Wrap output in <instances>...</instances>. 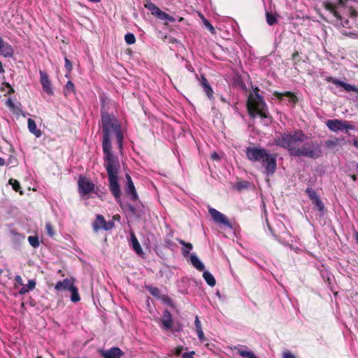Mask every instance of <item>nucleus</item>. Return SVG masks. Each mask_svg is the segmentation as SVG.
Wrapping results in <instances>:
<instances>
[{"mask_svg": "<svg viewBox=\"0 0 358 358\" xmlns=\"http://www.w3.org/2000/svg\"><path fill=\"white\" fill-rule=\"evenodd\" d=\"M101 121L103 129L102 148L103 155H112L111 135L114 134L120 148H122L124 136L116 117L101 109Z\"/></svg>", "mask_w": 358, "mask_h": 358, "instance_id": "obj_1", "label": "nucleus"}, {"mask_svg": "<svg viewBox=\"0 0 358 358\" xmlns=\"http://www.w3.org/2000/svg\"><path fill=\"white\" fill-rule=\"evenodd\" d=\"M245 155L252 162H260L264 168L266 176H272L276 171V155L268 153L266 149L259 146L247 147Z\"/></svg>", "mask_w": 358, "mask_h": 358, "instance_id": "obj_2", "label": "nucleus"}, {"mask_svg": "<svg viewBox=\"0 0 358 358\" xmlns=\"http://www.w3.org/2000/svg\"><path fill=\"white\" fill-rule=\"evenodd\" d=\"M308 137L301 129H296L292 133L280 132L274 138V144L287 150L290 156L296 157L298 150L302 143Z\"/></svg>", "mask_w": 358, "mask_h": 358, "instance_id": "obj_3", "label": "nucleus"}, {"mask_svg": "<svg viewBox=\"0 0 358 358\" xmlns=\"http://www.w3.org/2000/svg\"><path fill=\"white\" fill-rule=\"evenodd\" d=\"M103 166L107 171L109 189L115 200L120 201L121 189L118 182V171L120 166L117 157L112 155H103Z\"/></svg>", "mask_w": 358, "mask_h": 358, "instance_id": "obj_4", "label": "nucleus"}, {"mask_svg": "<svg viewBox=\"0 0 358 358\" xmlns=\"http://www.w3.org/2000/svg\"><path fill=\"white\" fill-rule=\"evenodd\" d=\"M254 94L252 93L248 97L247 109L251 117L259 115L261 118L268 117V108L262 96L259 95L258 87L254 90Z\"/></svg>", "mask_w": 358, "mask_h": 358, "instance_id": "obj_5", "label": "nucleus"}, {"mask_svg": "<svg viewBox=\"0 0 358 358\" xmlns=\"http://www.w3.org/2000/svg\"><path fill=\"white\" fill-rule=\"evenodd\" d=\"M301 145L296 157L317 159L322 156V146L317 141L308 138Z\"/></svg>", "mask_w": 358, "mask_h": 358, "instance_id": "obj_6", "label": "nucleus"}, {"mask_svg": "<svg viewBox=\"0 0 358 358\" xmlns=\"http://www.w3.org/2000/svg\"><path fill=\"white\" fill-rule=\"evenodd\" d=\"M78 192L81 196L87 195L94 192L95 185L91 180L83 176H80L78 180Z\"/></svg>", "mask_w": 358, "mask_h": 358, "instance_id": "obj_7", "label": "nucleus"}, {"mask_svg": "<svg viewBox=\"0 0 358 358\" xmlns=\"http://www.w3.org/2000/svg\"><path fill=\"white\" fill-rule=\"evenodd\" d=\"M145 7L148 8L156 17L161 20H168L170 22H174L176 19L170 15L162 11L159 7H157L154 3L148 1L145 3Z\"/></svg>", "mask_w": 358, "mask_h": 358, "instance_id": "obj_8", "label": "nucleus"}, {"mask_svg": "<svg viewBox=\"0 0 358 358\" xmlns=\"http://www.w3.org/2000/svg\"><path fill=\"white\" fill-rule=\"evenodd\" d=\"M306 193L312 201L313 204L315 205L314 208L318 210L321 215H324L326 211V208L316 192L312 187H307Z\"/></svg>", "mask_w": 358, "mask_h": 358, "instance_id": "obj_9", "label": "nucleus"}, {"mask_svg": "<svg viewBox=\"0 0 358 358\" xmlns=\"http://www.w3.org/2000/svg\"><path fill=\"white\" fill-rule=\"evenodd\" d=\"M208 213L211 215L213 221L217 224H223L227 227H231L229 219L224 214L213 208H208Z\"/></svg>", "mask_w": 358, "mask_h": 358, "instance_id": "obj_10", "label": "nucleus"}, {"mask_svg": "<svg viewBox=\"0 0 358 358\" xmlns=\"http://www.w3.org/2000/svg\"><path fill=\"white\" fill-rule=\"evenodd\" d=\"M127 185L124 188L125 192L130 196L132 201H136L138 199V194L136 191L134 184L132 181L131 177L129 173L126 174Z\"/></svg>", "mask_w": 358, "mask_h": 358, "instance_id": "obj_11", "label": "nucleus"}, {"mask_svg": "<svg viewBox=\"0 0 358 358\" xmlns=\"http://www.w3.org/2000/svg\"><path fill=\"white\" fill-rule=\"evenodd\" d=\"M40 82L42 85L43 90L49 95L53 94L51 81L49 78L48 73L43 71H40Z\"/></svg>", "mask_w": 358, "mask_h": 358, "instance_id": "obj_12", "label": "nucleus"}, {"mask_svg": "<svg viewBox=\"0 0 358 358\" xmlns=\"http://www.w3.org/2000/svg\"><path fill=\"white\" fill-rule=\"evenodd\" d=\"M103 358H121L124 352L118 347H112L106 350H100Z\"/></svg>", "mask_w": 358, "mask_h": 358, "instance_id": "obj_13", "label": "nucleus"}, {"mask_svg": "<svg viewBox=\"0 0 358 358\" xmlns=\"http://www.w3.org/2000/svg\"><path fill=\"white\" fill-rule=\"evenodd\" d=\"M160 322L162 323L161 328L164 330H171L173 327V320L172 319V315L169 310L166 309L164 313L162 318L160 319Z\"/></svg>", "mask_w": 358, "mask_h": 358, "instance_id": "obj_14", "label": "nucleus"}, {"mask_svg": "<svg viewBox=\"0 0 358 358\" xmlns=\"http://www.w3.org/2000/svg\"><path fill=\"white\" fill-rule=\"evenodd\" d=\"M273 95L275 96L279 101H282L283 97H287L289 99V102L293 104H296L299 101L296 95L294 93L289 91L285 92L274 91Z\"/></svg>", "mask_w": 358, "mask_h": 358, "instance_id": "obj_15", "label": "nucleus"}, {"mask_svg": "<svg viewBox=\"0 0 358 358\" xmlns=\"http://www.w3.org/2000/svg\"><path fill=\"white\" fill-rule=\"evenodd\" d=\"M0 53L6 57H11L13 55V49L8 43L5 42L0 36Z\"/></svg>", "mask_w": 358, "mask_h": 358, "instance_id": "obj_16", "label": "nucleus"}, {"mask_svg": "<svg viewBox=\"0 0 358 358\" xmlns=\"http://www.w3.org/2000/svg\"><path fill=\"white\" fill-rule=\"evenodd\" d=\"M200 84L203 88V91L205 92L206 94L207 95L208 98L209 99H213V90L212 87H210L208 80L205 77L204 75L201 76L200 78Z\"/></svg>", "mask_w": 358, "mask_h": 358, "instance_id": "obj_17", "label": "nucleus"}, {"mask_svg": "<svg viewBox=\"0 0 358 358\" xmlns=\"http://www.w3.org/2000/svg\"><path fill=\"white\" fill-rule=\"evenodd\" d=\"M73 285H74L73 282L71 280H70L69 278H65L62 281H58L55 285V289L57 291H59V290H69V291L73 287Z\"/></svg>", "mask_w": 358, "mask_h": 358, "instance_id": "obj_18", "label": "nucleus"}, {"mask_svg": "<svg viewBox=\"0 0 358 358\" xmlns=\"http://www.w3.org/2000/svg\"><path fill=\"white\" fill-rule=\"evenodd\" d=\"M327 127L332 131L337 132L343 130V120L338 119L329 120L327 122Z\"/></svg>", "mask_w": 358, "mask_h": 358, "instance_id": "obj_19", "label": "nucleus"}, {"mask_svg": "<svg viewBox=\"0 0 358 358\" xmlns=\"http://www.w3.org/2000/svg\"><path fill=\"white\" fill-rule=\"evenodd\" d=\"M323 7L327 10L328 11H329L331 13H332V15L338 20H342V17L341 15H340V13L337 11V7L335 4H334L333 3L331 2H329V1H324L323 3Z\"/></svg>", "mask_w": 358, "mask_h": 358, "instance_id": "obj_20", "label": "nucleus"}, {"mask_svg": "<svg viewBox=\"0 0 358 358\" xmlns=\"http://www.w3.org/2000/svg\"><path fill=\"white\" fill-rule=\"evenodd\" d=\"M106 224V220L102 215H97L95 221L92 224L93 230L97 232L100 229H103V225Z\"/></svg>", "mask_w": 358, "mask_h": 358, "instance_id": "obj_21", "label": "nucleus"}, {"mask_svg": "<svg viewBox=\"0 0 358 358\" xmlns=\"http://www.w3.org/2000/svg\"><path fill=\"white\" fill-rule=\"evenodd\" d=\"M27 124H28V129L29 131L35 135L36 137L39 138L42 135V132L40 129H37L36 124L35 121L29 118L27 120Z\"/></svg>", "mask_w": 358, "mask_h": 358, "instance_id": "obj_22", "label": "nucleus"}, {"mask_svg": "<svg viewBox=\"0 0 358 358\" xmlns=\"http://www.w3.org/2000/svg\"><path fill=\"white\" fill-rule=\"evenodd\" d=\"M194 324H195V329L197 333L198 338H199V341L201 342H203L205 341L206 338H205V335H204V333L202 329L201 321L199 320V318L198 316H196V317H195Z\"/></svg>", "mask_w": 358, "mask_h": 358, "instance_id": "obj_23", "label": "nucleus"}, {"mask_svg": "<svg viewBox=\"0 0 358 358\" xmlns=\"http://www.w3.org/2000/svg\"><path fill=\"white\" fill-rule=\"evenodd\" d=\"M190 260L193 266L196 268L198 271H203L204 270L205 266L200 261V259L197 257L196 255H191Z\"/></svg>", "mask_w": 358, "mask_h": 358, "instance_id": "obj_24", "label": "nucleus"}, {"mask_svg": "<svg viewBox=\"0 0 358 358\" xmlns=\"http://www.w3.org/2000/svg\"><path fill=\"white\" fill-rule=\"evenodd\" d=\"M131 242L134 250L138 255L143 254V250H142L141 246L136 236H135L134 233L131 234Z\"/></svg>", "mask_w": 358, "mask_h": 358, "instance_id": "obj_25", "label": "nucleus"}, {"mask_svg": "<svg viewBox=\"0 0 358 358\" xmlns=\"http://www.w3.org/2000/svg\"><path fill=\"white\" fill-rule=\"evenodd\" d=\"M234 350H236L237 354L242 357L245 358H257L255 355L252 351H248L241 348L235 347Z\"/></svg>", "mask_w": 358, "mask_h": 358, "instance_id": "obj_26", "label": "nucleus"}, {"mask_svg": "<svg viewBox=\"0 0 358 358\" xmlns=\"http://www.w3.org/2000/svg\"><path fill=\"white\" fill-rule=\"evenodd\" d=\"M203 278L208 285L211 287H214L215 285L216 280L214 276L209 271H204L203 273Z\"/></svg>", "mask_w": 358, "mask_h": 358, "instance_id": "obj_27", "label": "nucleus"}, {"mask_svg": "<svg viewBox=\"0 0 358 358\" xmlns=\"http://www.w3.org/2000/svg\"><path fill=\"white\" fill-rule=\"evenodd\" d=\"M75 92V86L74 84L71 81L69 80L64 89V94L65 96H67L70 95L71 93Z\"/></svg>", "mask_w": 358, "mask_h": 358, "instance_id": "obj_28", "label": "nucleus"}, {"mask_svg": "<svg viewBox=\"0 0 358 358\" xmlns=\"http://www.w3.org/2000/svg\"><path fill=\"white\" fill-rule=\"evenodd\" d=\"M145 288L151 295L157 299H161L162 295L159 288L152 286H146Z\"/></svg>", "mask_w": 358, "mask_h": 358, "instance_id": "obj_29", "label": "nucleus"}, {"mask_svg": "<svg viewBox=\"0 0 358 358\" xmlns=\"http://www.w3.org/2000/svg\"><path fill=\"white\" fill-rule=\"evenodd\" d=\"M178 243L180 245L185 246L187 249V250H186V249L182 250V255L184 256H187L189 253V250H192L193 248L192 244L190 243H186L185 241L181 240V239L178 240Z\"/></svg>", "mask_w": 358, "mask_h": 358, "instance_id": "obj_30", "label": "nucleus"}, {"mask_svg": "<svg viewBox=\"0 0 358 358\" xmlns=\"http://www.w3.org/2000/svg\"><path fill=\"white\" fill-rule=\"evenodd\" d=\"M69 291L71 293V300L73 302H78L80 300L78 288L75 285H73V287Z\"/></svg>", "mask_w": 358, "mask_h": 358, "instance_id": "obj_31", "label": "nucleus"}, {"mask_svg": "<svg viewBox=\"0 0 358 358\" xmlns=\"http://www.w3.org/2000/svg\"><path fill=\"white\" fill-rule=\"evenodd\" d=\"M9 184L12 185L13 189L15 192H19L20 194H23L22 190H21L20 183L19 182L18 180L13 179V178H10L9 180Z\"/></svg>", "mask_w": 358, "mask_h": 358, "instance_id": "obj_32", "label": "nucleus"}, {"mask_svg": "<svg viewBox=\"0 0 358 358\" xmlns=\"http://www.w3.org/2000/svg\"><path fill=\"white\" fill-rule=\"evenodd\" d=\"M28 242L34 248H37L40 245L39 239L37 236H29L28 237Z\"/></svg>", "mask_w": 358, "mask_h": 358, "instance_id": "obj_33", "label": "nucleus"}, {"mask_svg": "<svg viewBox=\"0 0 358 358\" xmlns=\"http://www.w3.org/2000/svg\"><path fill=\"white\" fill-rule=\"evenodd\" d=\"M339 86L343 87L345 90L347 92H358V87L352 85L350 84L344 83L341 81V83H339Z\"/></svg>", "mask_w": 358, "mask_h": 358, "instance_id": "obj_34", "label": "nucleus"}, {"mask_svg": "<svg viewBox=\"0 0 358 358\" xmlns=\"http://www.w3.org/2000/svg\"><path fill=\"white\" fill-rule=\"evenodd\" d=\"M266 22L268 23V24L273 25L277 22L276 17L274 15H273L272 13H271L269 12H266Z\"/></svg>", "mask_w": 358, "mask_h": 358, "instance_id": "obj_35", "label": "nucleus"}, {"mask_svg": "<svg viewBox=\"0 0 358 358\" xmlns=\"http://www.w3.org/2000/svg\"><path fill=\"white\" fill-rule=\"evenodd\" d=\"M124 40H125V42L127 43V44L132 45V44H134L136 42V37H135L134 34H133L132 33H127L124 36Z\"/></svg>", "mask_w": 358, "mask_h": 358, "instance_id": "obj_36", "label": "nucleus"}, {"mask_svg": "<svg viewBox=\"0 0 358 358\" xmlns=\"http://www.w3.org/2000/svg\"><path fill=\"white\" fill-rule=\"evenodd\" d=\"M339 142H340L339 139L337 138H335L334 139H329V140L326 141L325 145H327V147L332 148L337 146L339 144Z\"/></svg>", "mask_w": 358, "mask_h": 358, "instance_id": "obj_37", "label": "nucleus"}, {"mask_svg": "<svg viewBox=\"0 0 358 358\" xmlns=\"http://www.w3.org/2000/svg\"><path fill=\"white\" fill-rule=\"evenodd\" d=\"M45 232L46 234L50 236V237H53L54 235H55V231H54V227L52 225V224L50 222H46L45 223Z\"/></svg>", "mask_w": 358, "mask_h": 358, "instance_id": "obj_38", "label": "nucleus"}, {"mask_svg": "<svg viewBox=\"0 0 358 358\" xmlns=\"http://www.w3.org/2000/svg\"><path fill=\"white\" fill-rule=\"evenodd\" d=\"M65 61V69H66V71L68 73H70L73 69V65L71 62L67 58H64Z\"/></svg>", "mask_w": 358, "mask_h": 358, "instance_id": "obj_39", "label": "nucleus"}, {"mask_svg": "<svg viewBox=\"0 0 358 358\" xmlns=\"http://www.w3.org/2000/svg\"><path fill=\"white\" fill-rule=\"evenodd\" d=\"M203 24L205 25V27L212 33V34H214L215 33V28L212 25V24L207 20L204 19L203 20Z\"/></svg>", "mask_w": 358, "mask_h": 358, "instance_id": "obj_40", "label": "nucleus"}, {"mask_svg": "<svg viewBox=\"0 0 358 358\" xmlns=\"http://www.w3.org/2000/svg\"><path fill=\"white\" fill-rule=\"evenodd\" d=\"M36 285V282L34 280H29L28 283L26 285V287H27V289H29V291H31L34 289H35Z\"/></svg>", "mask_w": 358, "mask_h": 358, "instance_id": "obj_41", "label": "nucleus"}, {"mask_svg": "<svg viewBox=\"0 0 358 358\" xmlns=\"http://www.w3.org/2000/svg\"><path fill=\"white\" fill-rule=\"evenodd\" d=\"M115 227L113 221H106V224L103 225V229L105 231H109Z\"/></svg>", "mask_w": 358, "mask_h": 358, "instance_id": "obj_42", "label": "nucleus"}, {"mask_svg": "<svg viewBox=\"0 0 358 358\" xmlns=\"http://www.w3.org/2000/svg\"><path fill=\"white\" fill-rule=\"evenodd\" d=\"M164 302L168 303L171 306H173L172 299L167 295H162L161 299Z\"/></svg>", "mask_w": 358, "mask_h": 358, "instance_id": "obj_43", "label": "nucleus"}, {"mask_svg": "<svg viewBox=\"0 0 358 358\" xmlns=\"http://www.w3.org/2000/svg\"><path fill=\"white\" fill-rule=\"evenodd\" d=\"M299 57V53L298 51H295L292 55V59L294 61V65H297L300 62V59H298Z\"/></svg>", "mask_w": 358, "mask_h": 358, "instance_id": "obj_44", "label": "nucleus"}, {"mask_svg": "<svg viewBox=\"0 0 358 358\" xmlns=\"http://www.w3.org/2000/svg\"><path fill=\"white\" fill-rule=\"evenodd\" d=\"M2 85H3V87H5L8 89L7 93L8 94H12L15 92L14 89L11 87V85L8 83L4 82L2 83Z\"/></svg>", "mask_w": 358, "mask_h": 358, "instance_id": "obj_45", "label": "nucleus"}, {"mask_svg": "<svg viewBox=\"0 0 358 358\" xmlns=\"http://www.w3.org/2000/svg\"><path fill=\"white\" fill-rule=\"evenodd\" d=\"M343 130L344 129H351L353 130L355 129L354 126L350 124L349 122L346 120H343Z\"/></svg>", "mask_w": 358, "mask_h": 358, "instance_id": "obj_46", "label": "nucleus"}, {"mask_svg": "<svg viewBox=\"0 0 358 358\" xmlns=\"http://www.w3.org/2000/svg\"><path fill=\"white\" fill-rule=\"evenodd\" d=\"M326 80L329 83H332L335 85H337L339 86V83H341V81L333 78V77H327L326 78Z\"/></svg>", "mask_w": 358, "mask_h": 358, "instance_id": "obj_47", "label": "nucleus"}, {"mask_svg": "<svg viewBox=\"0 0 358 358\" xmlns=\"http://www.w3.org/2000/svg\"><path fill=\"white\" fill-rule=\"evenodd\" d=\"M349 10H350V17H358V12L353 8V7H350L349 8Z\"/></svg>", "mask_w": 358, "mask_h": 358, "instance_id": "obj_48", "label": "nucleus"}, {"mask_svg": "<svg viewBox=\"0 0 358 358\" xmlns=\"http://www.w3.org/2000/svg\"><path fill=\"white\" fill-rule=\"evenodd\" d=\"M194 354H195L194 351H192L189 352H185L182 355V358H194Z\"/></svg>", "mask_w": 358, "mask_h": 358, "instance_id": "obj_49", "label": "nucleus"}, {"mask_svg": "<svg viewBox=\"0 0 358 358\" xmlns=\"http://www.w3.org/2000/svg\"><path fill=\"white\" fill-rule=\"evenodd\" d=\"M282 358H296V357L289 351H285L282 354Z\"/></svg>", "mask_w": 358, "mask_h": 358, "instance_id": "obj_50", "label": "nucleus"}, {"mask_svg": "<svg viewBox=\"0 0 358 358\" xmlns=\"http://www.w3.org/2000/svg\"><path fill=\"white\" fill-rule=\"evenodd\" d=\"M22 286V287L19 290V294H20V295L25 294L26 293H27L29 292V289H27V287L24 284Z\"/></svg>", "mask_w": 358, "mask_h": 358, "instance_id": "obj_51", "label": "nucleus"}, {"mask_svg": "<svg viewBox=\"0 0 358 358\" xmlns=\"http://www.w3.org/2000/svg\"><path fill=\"white\" fill-rule=\"evenodd\" d=\"M15 280L16 283L20 285H23V284H24L22 277L19 275H15Z\"/></svg>", "mask_w": 358, "mask_h": 358, "instance_id": "obj_52", "label": "nucleus"}, {"mask_svg": "<svg viewBox=\"0 0 358 358\" xmlns=\"http://www.w3.org/2000/svg\"><path fill=\"white\" fill-rule=\"evenodd\" d=\"M183 350V347L182 346H178L176 349V355L177 356H179L180 355V354L182 353V351Z\"/></svg>", "mask_w": 358, "mask_h": 358, "instance_id": "obj_53", "label": "nucleus"}, {"mask_svg": "<svg viewBox=\"0 0 358 358\" xmlns=\"http://www.w3.org/2000/svg\"><path fill=\"white\" fill-rule=\"evenodd\" d=\"M347 36L351 37V38H358V34L357 33H354V32H349Z\"/></svg>", "mask_w": 358, "mask_h": 358, "instance_id": "obj_54", "label": "nucleus"}, {"mask_svg": "<svg viewBox=\"0 0 358 358\" xmlns=\"http://www.w3.org/2000/svg\"><path fill=\"white\" fill-rule=\"evenodd\" d=\"M6 105L8 107H10V108H13L14 107V103H13V101L10 99L6 101Z\"/></svg>", "mask_w": 358, "mask_h": 358, "instance_id": "obj_55", "label": "nucleus"}, {"mask_svg": "<svg viewBox=\"0 0 358 358\" xmlns=\"http://www.w3.org/2000/svg\"><path fill=\"white\" fill-rule=\"evenodd\" d=\"M352 145L358 149V140L355 139L352 141Z\"/></svg>", "mask_w": 358, "mask_h": 358, "instance_id": "obj_56", "label": "nucleus"}, {"mask_svg": "<svg viewBox=\"0 0 358 358\" xmlns=\"http://www.w3.org/2000/svg\"><path fill=\"white\" fill-rule=\"evenodd\" d=\"M6 164V162L4 159L0 157V166H4Z\"/></svg>", "mask_w": 358, "mask_h": 358, "instance_id": "obj_57", "label": "nucleus"}, {"mask_svg": "<svg viewBox=\"0 0 358 358\" xmlns=\"http://www.w3.org/2000/svg\"><path fill=\"white\" fill-rule=\"evenodd\" d=\"M129 209L133 213H135V208L131 206V205H129Z\"/></svg>", "mask_w": 358, "mask_h": 358, "instance_id": "obj_58", "label": "nucleus"}, {"mask_svg": "<svg viewBox=\"0 0 358 358\" xmlns=\"http://www.w3.org/2000/svg\"><path fill=\"white\" fill-rule=\"evenodd\" d=\"M355 238L356 240V243L358 244V231H355Z\"/></svg>", "mask_w": 358, "mask_h": 358, "instance_id": "obj_59", "label": "nucleus"}, {"mask_svg": "<svg viewBox=\"0 0 358 358\" xmlns=\"http://www.w3.org/2000/svg\"><path fill=\"white\" fill-rule=\"evenodd\" d=\"M113 220H120V215L117 214V215H115L113 217Z\"/></svg>", "mask_w": 358, "mask_h": 358, "instance_id": "obj_60", "label": "nucleus"}, {"mask_svg": "<svg viewBox=\"0 0 358 358\" xmlns=\"http://www.w3.org/2000/svg\"><path fill=\"white\" fill-rule=\"evenodd\" d=\"M338 4L339 6H344L345 3H344V0H338Z\"/></svg>", "mask_w": 358, "mask_h": 358, "instance_id": "obj_61", "label": "nucleus"}, {"mask_svg": "<svg viewBox=\"0 0 358 358\" xmlns=\"http://www.w3.org/2000/svg\"><path fill=\"white\" fill-rule=\"evenodd\" d=\"M4 72V69L2 63L0 62V73Z\"/></svg>", "mask_w": 358, "mask_h": 358, "instance_id": "obj_62", "label": "nucleus"}, {"mask_svg": "<svg viewBox=\"0 0 358 358\" xmlns=\"http://www.w3.org/2000/svg\"><path fill=\"white\" fill-rule=\"evenodd\" d=\"M212 157H213V159H218V158H219V157H218V155H217V153H214V154L212 155Z\"/></svg>", "mask_w": 358, "mask_h": 358, "instance_id": "obj_63", "label": "nucleus"}, {"mask_svg": "<svg viewBox=\"0 0 358 358\" xmlns=\"http://www.w3.org/2000/svg\"><path fill=\"white\" fill-rule=\"evenodd\" d=\"M351 178H352V179L354 181H355V180H357V177H356V176H355V175H352V176H351Z\"/></svg>", "mask_w": 358, "mask_h": 358, "instance_id": "obj_64", "label": "nucleus"}]
</instances>
